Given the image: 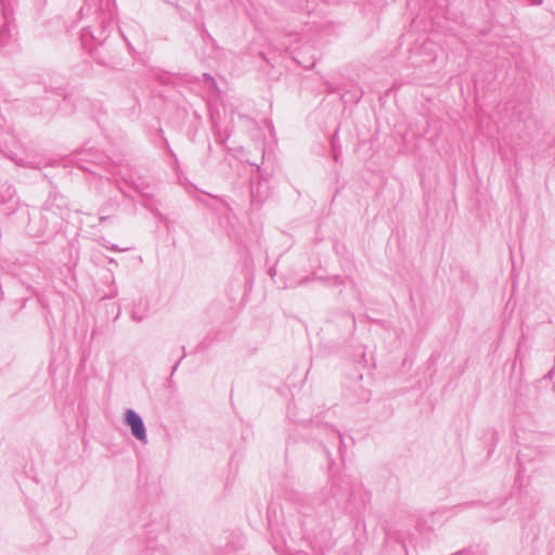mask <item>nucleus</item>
<instances>
[{
	"label": "nucleus",
	"mask_w": 555,
	"mask_h": 555,
	"mask_svg": "<svg viewBox=\"0 0 555 555\" xmlns=\"http://www.w3.org/2000/svg\"><path fill=\"white\" fill-rule=\"evenodd\" d=\"M126 424L131 428L132 435L140 441L146 440V431L141 416L133 410L126 411Z\"/></svg>",
	"instance_id": "1"
},
{
	"label": "nucleus",
	"mask_w": 555,
	"mask_h": 555,
	"mask_svg": "<svg viewBox=\"0 0 555 555\" xmlns=\"http://www.w3.org/2000/svg\"><path fill=\"white\" fill-rule=\"evenodd\" d=\"M12 29L9 24L4 23L0 27V47H5L12 38Z\"/></svg>",
	"instance_id": "2"
},
{
	"label": "nucleus",
	"mask_w": 555,
	"mask_h": 555,
	"mask_svg": "<svg viewBox=\"0 0 555 555\" xmlns=\"http://www.w3.org/2000/svg\"><path fill=\"white\" fill-rule=\"evenodd\" d=\"M335 139H336V133L333 135L332 138V145H333V157H334V160L337 163L338 162V152L336 151V147H335Z\"/></svg>",
	"instance_id": "3"
},
{
	"label": "nucleus",
	"mask_w": 555,
	"mask_h": 555,
	"mask_svg": "<svg viewBox=\"0 0 555 555\" xmlns=\"http://www.w3.org/2000/svg\"><path fill=\"white\" fill-rule=\"evenodd\" d=\"M204 78H205V80L210 81L211 85H214V86L216 85V81L214 80V78L210 75L204 74Z\"/></svg>",
	"instance_id": "4"
},
{
	"label": "nucleus",
	"mask_w": 555,
	"mask_h": 555,
	"mask_svg": "<svg viewBox=\"0 0 555 555\" xmlns=\"http://www.w3.org/2000/svg\"><path fill=\"white\" fill-rule=\"evenodd\" d=\"M111 249H113V250H127L128 248H118L117 246L114 245V246H112Z\"/></svg>",
	"instance_id": "5"
},
{
	"label": "nucleus",
	"mask_w": 555,
	"mask_h": 555,
	"mask_svg": "<svg viewBox=\"0 0 555 555\" xmlns=\"http://www.w3.org/2000/svg\"><path fill=\"white\" fill-rule=\"evenodd\" d=\"M106 219H107V217H100L101 222H105Z\"/></svg>",
	"instance_id": "6"
}]
</instances>
